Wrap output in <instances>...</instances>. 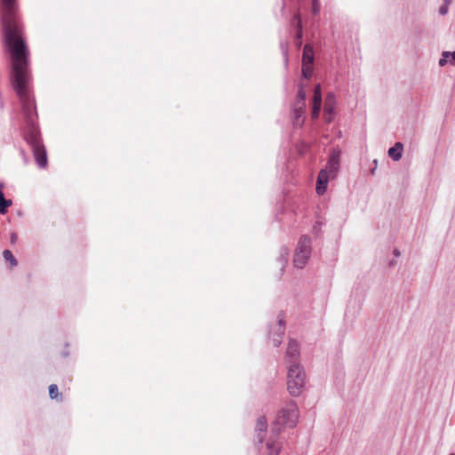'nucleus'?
<instances>
[{
	"mask_svg": "<svg viewBox=\"0 0 455 455\" xmlns=\"http://www.w3.org/2000/svg\"><path fill=\"white\" fill-rule=\"evenodd\" d=\"M17 12L2 15L3 36L10 52L12 87L26 109L31 107L30 92L31 75L29 72V50L25 42L22 27L20 24Z\"/></svg>",
	"mask_w": 455,
	"mask_h": 455,
	"instance_id": "1",
	"label": "nucleus"
},
{
	"mask_svg": "<svg viewBox=\"0 0 455 455\" xmlns=\"http://www.w3.org/2000/svg\"><path fill=\"white\" fill-rule=\"evenodd\" d=\"M306 382L307 374L304 367L299 362H291L287 373V389L290 395L299 396L303 392Z\"/></svg>",
	"mask_w": 455,
	"mask_h": 455,
	"instance_id": "2",
	"label": "nucleus"
},
{
	"mask_svg": "<svg viewBox=\"0 0 455 455\" xmlns=\"http://www.w3.org/2000/svg\"><path fill=\"white\" fill-rule=\"evenodd\" d=\"M299 419V409L294 401L288 402L278 412L272 427V432L277 435L282 427H293Z\"/></svg>",
	"mask_w": 455,
	"mask_h": 455,
	"instance_id": "3",
	"label": "nucleus"
},
{
	"mask_svg": "<svg viewBox=\"0 0 455 455\" xmlns=\"http://www.w3.org/2000/svg\"><path fill=\"white\" fill-rule=\"evenodd\" d=\"M30 101L31 107L28 109H26L23 102L20 101L22 106V111L24 117L28 125V131L25 136L27 142L31 146V148L42 144V139L40 135V132L36 125V122L37 119V113L35 104V100L33 97V93L30 92Z\"/></svg>",
	"mask_w": 455,
	"mask_h": 455,
	"instance_id": "4",
	"label": "nucleus"
},
{
	"mask_svg": "<svg viewBox=\"0 0 455 455\" xmlns=\"http://www.w3.org/2000/svg\"><path fill=\"white\" fill-rule=\"evenodd\" d=\"M306 86L307 84L300 81L297 98L292 105L291 117L295 127H301L305 121L306 92L304 91V87Z\"/></svg>",
	"mask_w": 455,
	"mask_h": 455,
	"instance_id": "5",
	"label": "nucleus"
},
{
	"mask_svg": "<svg viewBox=\"0 0 455 455\" xmlns=\"http://www.w3.org/2000/svg\"><path fill=\"white\" fill-rule=\"evenodd\" d=\"M311 254V241L307 235L300 237L294 255V266L298 268H302L307 262Z\"/></svg>",
	"mask_w": 455,
	"mask_h": 455,
	"instance_id": "6",
	"label": "nucleus"
},
{
	"mask_svg": "<svg viewBox=\"0 0 455 455\" xmlns=\"http://www.w3.org/2000/svg\"><path fill=\"white\" fill-rule=\"evenodd\" d=\"M339 156H340V152L339 150H333L329 157L326 167L323 169V170H327V173L331 178L335 177V175L339 170Z\"/></svg>",
	"mask_w": 455,
	"mask_h": 455,
	"instance_id": "7",
	"label": "nucleus"
},
{
	"mask_svg": "<svg viewBox=\"0 0 455 455\" xmlns=\"http://www.w3.org/2000/svg\"><path fill=\"white\" fill-rule=\"evenodd\" d=\"M285 323L281 315L278 316V322L274 326L272 342L275 347H279L282 343L283 336L284 334Z\"/></svg>",
	"mask_w": 455,
	"mask_h": 455,
	"instance_id": "8",
	"label": "nucleus"
},
{
	"mask_svg": "<svg viewBox=\"0 0 455 455\" xmlns=\"http://www.w3.org/2000/svg\"><path fill=\"white\" fill-rule=\"evenodd\" d=\"M32 152L37 165L40 168L46 167L48 164V159L46 150L43 143L33 147Z\"/></svg>",
	"mask_w": 455,
	"mask_h": 455,
	"instance_id": "9",
	"label": "nucleus"
},
{
	"mask_svg": "<svg viewBox=\"0 0 455 455\" xmlns=\"http://www.w3.org/2000/svg\"><path fill=\"white\" fill-rule=\"evenodd\" d=\"M330 178L331 177L327 173V170H321L318 174L316 185V193L318 195L325 193Z\"/></svg>",
	"mask_w": 455,
	"mask_h": 455,
	"instance_id": "10",
	"label": "nucleus"
},
{
	"mask_svg": "<svg viewBox=\"0 0 455 455\" xmlns=\"http://www.w3.org/2000/svg\"><path fill=\"white\" fill-rule=\"evenodd\" d=\"M267 455H279L282 449V443L277 437L271 436L266 443Z\"/></svg>",
	"mask_w": 455,
	"mask_h": 455,
	"instance_id": "11",
	"label": "nucleus"
},
{
	"mask_svg": "<svg viewBox=\"0 0 455 455\" xmlns=\"http://www.w3.org/2000/svg\"><path fill=\"white\" fill-rule=\"evenodd\" d=\"M299 355V344L296 340L291 339L286 350V356L290 359L289 363L298 362L297 357Z\"/></svg>",
	"mask_w": 455,
	"mask_h": 455,
	"instance_id": "12",
	"label": "nucleus"
},
{
	"mask_svg": "<svg viewBox=\"0 0 455 455\" xmlns=\"http://www.w3.org/2000/svg\"><path fill=\"white\" fill-rule=\"evenodd\" d=\"M267 423L266 418L265 417L259 418L257 424H256V428H255V431H256L255 440L259 443H261L264 440V433L267 430Z\"/></svg>",
	"mask_w": 455,
	"mask_h": 455,
	"instance_id": "13",
	"label": "nucleus"
},
{
	"mask_svg": "<svg viewBox=\"0 0 455 455\" xmlns=\"http://www.w3.org/2000/svg\"><path fill=\"white\" fill-rule=\"evenodd\" d=\"M336 107L335 96L332 93H329L324 101L323 113L326 115H334Z\"/></svg>",
	"mask_w": 455,
	"mask_h": 455,
	"instance_id": "14",
	"label": "nucleus"
},
{
	"mask_svg": "<svg viewBox=\"0 0 455 455\" xmlns=\"http://www.w3.org/2000/svg\"><path fill=\"white\" fill-rule=\"evenodd\" d=\"M403 151V145L401 142H396L394 147L388 149L387 154L394 161H399L402 158Z\"/></svg>",
	"mask_w": 455,
	"mask_h": 455,
	"instance_id": "15",
	"label": "nucleus"
},
{
	"mask_svg": "<svg viewBox=\"0 0 455 455\" xmlns=\"http://www.w3.org/2000/svg\"><path fill=\"white\" fill-rule=\"evenodd\" d=\"M291 24L293 26H295L296 28H297L296 38L295 39L297 41V44L299 46H300V44H301V38H302V36H303V31H302V24H301V19H300L299 13H296L293 16V19L291 20Z\"/></svg>",
	"mask_w": 455,
	"mask_h": 455,
	"instance_id": "16",
	"label": "nucleus"
},
{
	"mask_svg": "<svg viewBox=\"0 0 455 455\" xmlns=\"http://www.w3.org/2000/svg\"><path fill=\"white\" fill-rule=\"evenodd\" d=\"M314 62V51L313 47L306 44L303 49L302 65H313Z\"/></svg>",
	"mask_w": 455,
	"mask_h": 455,
	"instance_id": "17",
	"label": "nucleus"
},
{
	"mask_svg": "<svg viewBox=\"0 0 455 455\" xmlns=\"http://www.w3.org/2000/svg\"><path fill=\"white\" fill-rule=\"evenodd\" d=\"M3 14L17 12V0H1Z\"/></svg>",
	"mask_w": 455,
	"mask_h": 455,
	"instance_id": "18",
	"label": "nucleus"
},
{
	"mask_svg": "<svg viewBox=\"0 0 455 455\" xmlns=\"http://www.w3.org/2000/svg\"><path fill=\"white\" fill-rule=\"evenodd\" d=\"M448 62L455 64V52H443L442 58L439 60V66L443 67Z\"/></svg>",
	"mask_w": 455,
	"mask_h": 455,
	"instance_id": "19",
	"label": "nucleus"
},
{
	"mask_svg": "<svg viewBox=\"0 0 455 455\" xmlns=\"http://www.w3.org/2000/svg\"><path fill=\"white\" fill-rule=\"evenodd\" d=\"M288 257H289V250L286 247H282L280 249V255H279V259H278L282 272L283 271V269L287 264Z\"/></svg>",
	"mask_w": 455,
	"mask_h": 455,
	"instance_id": "20",
	"label": "nucleus"
},
{
	"mask_svg": "<svg viewBox=\"0 0 455 455\" xmlns=\"http://www.w3.org/2000/svg\"><path fill=\"white\" fill-rule=\"evenodd\" d=\"M3 256L4 258V259L8 262H10L11 264V267H15L18 265V261L17 259L14 258V256L12 255V251H9V250H4V252H3Z\"/></svg>",
	"mask_w": 455,
	"mask_h": 455,
	"instance_id": "21",
	"label": "nucleus"
},
{
	"mask_svg": "<svg viewBox=\"0 0 455 455\" xmlns=\"http://www.w3.org/2000/svg\"><path fill=\"white\" fill-rule=\"evenodd\" d=\"M313 75V65H302V77L305 80L311 78Z\"/></svg>",
	"mask_w": 455,
	"mask_h": 455,
	"instance_id": "22",
	"label": "nucleus"
},
{
	"mask_svg": "<svg viewBox=\"0 0 455 455\" xmlns=\"http://www.w3.org/2000/svg\"><path fill=\"white\" fill-rule=\"evenodd\" d=\"M313 103L322 104V92L320 84H316L314 90Z\"/></svg>",
	"mask_w": 455,
	"mask_h": 455,
	"instance_id": "23",
	"label": "nucleus"
},
{
	"mask_svg": "<svg viewBox=\"0 0 455 455\" xmlns=\"http://www.w3.org/2000/svg\"><path fill=\"white\" fill-rule=\"evenodd\" d=\"M49 395L52 399H57L60 396L57 385L52 384L49 386Z\"/></svg>",
	"mask_w": 455,
	"mask_h": 455,
	"instance_id": "24",
	"label": "nucleus"
},
{
	"mask_svg": "<svg viewBox=\"0 0 455 455\" xmlns=\"http://www.w3.org/2000/svg\"><path fill=\"white\" fill-rule=\"evenodd\" d=\"M451 3V0H443V3L442 4V6L440 7L439 9V13L441 15H446L448 13V11H449V6Z\"/></svg>",
	"mask_w": 455,
	"mask_h": 455,
	"instance_id": "25",
	"label": "nucleus"
},
{
	"mask_svg": "<svg viewBox=\"0 0 455 455\" xmlns=\"http://www.w3.org/2000/svg\"><path fill=\"white\" fill-rule=\"evenodd\" d=\"M321 106H322V104L313 103L312 113H311L313 119H316L319 116Z\"/></svg>",
	"mask_w": 455,
	"mask_h": 455,
	"instance_id": "26",
	"label": "nucleus"
},
{
	"mask_svg": "<svg viewBox=\"0 0 455 455\" xmlns=\"http://www.w3.org/2000/svg\"><path fill=\"white\" fill-rule=\"evenodd\" d=\"M321 4L319 0H312V12L317 15L320 12Z\"/></svg>",
	"mask_w": 455,
	"mask_h": 455,
	"instance_id": "27",
	"label": "nucleus"
},
{
	"mask_svg": "<svg viewBox=\"0 0 455 455\" xmlns=\"http://www.w3.org/2000/svg\"><path fill=\"white\" fill-rule=\"evenodd\" d=\"M323 115L326 123H331L333 120L334 115H326L325 113H323Z\"/></svg>",
	"mask_w": 455,
	"mask_h": 455,
	"instance_id": "28",
	"label": "nucleus"
},
{
	"mask_svg": "<svg viewBox=\"0 0 455 455\" xmlns=\"http://www.w3.org/2000/svg\"><path fill=\"white\" fill-rule=\"evenodd\" d=\"M394 255L396 256V257H398L400 255V252H399V251L397 249L394 250Z\"/></svg>",
	"mask_w": 455,
	"mask_h": 455,
	"instance_id": "29",
	"label": "nucleus"
},
{
	"mask_svg": "<svg viewBox=\"0 0 455 455\" xmlns=\"http://www.w3.org/2000/svg\"><path fill=\"white\" fill-rule=\"evenodd\" d=\"M282 47L283 48V51L285 52V60L287 61V59H288V56H287V53H286V47L284 48L283 45H282Z\"/></svg>",
	"mask_w": 455,
	"mask_h": 455,
	"instance_id": "30",
	"label": "nucleus"
},
{
	"mask_svg": "<svg viewBox=\"0 0 455 455\" xmlns=\"http://www.w3.org/2000/svg\"><path fill=\"white\" fill-rule=\"evenodd\" d=\"M15 238H16V235H12V240H15Z\"/></svg>",
	"mask_w": 455,
	"mask_h": 455,
	"instance_id": "31",
	"label": "nucleus"
},
{
	"mask_svg": "<svg viewBox=\"0 0 455 455\" xmlns=\"http://www.w3.org/2000/svg\"><path fill=\"white\" fill-rule=\"evenodd\" d=\"M450 455H455V454H454V453H451V454H450Z\"/></svg>",
	"mask_w": 455,
	"mask_h": 455,
	"instance_id": "32",
	"label": "nucleus"
}]
</instances>
